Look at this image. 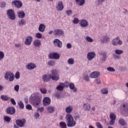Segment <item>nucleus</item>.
Wrapping results in <instances>:
<instances>
[{"instance_id": "5", "label": "nucleus", "mask_w": 128, "mask_h": 128, "mask_svg": "<svg viewBox=\"0 0 128 128\" xmlns=\"http://www.w3.org/2000/svg\"><path fill=\"white\" fill-rule=\"evenodd\" d=\"M7 16L8 18L11 20H16V14L12 9L7 10Z\"/></svg>"}, {"instance_id": "10", "label": "nucleus", "mask_w": 128, "mask_h": 128, "mask_svg": "<svg viewBox=\"0 0 128 128\" xmlns=\"http://www.w3.org/2000/svg\"><path fill=\"white\" fill-rule=\"evenodd\" d=\"M12 6H14L15 8H20L22 6V3L18 0H14L12 2Z\"/></svg>"}, {"instance_id": "47", "label": "nucleus", "mask_w": 128, "mask_h": 128, "mask_svg": "<svg viewBox=\"0 0 128 128\" xmlns=\"http://www.w3.org/2000/svg\"><path fill=\"white\" fill-rule=\"evenodd\" d=\"M4 120H5V122H10V118L8 116H4Z\"/></svg>"}, {"instance_id": "61", "label": "nucleus", "mask_w": 128, "mask_h": 128, "mask_svg": "<svg viewBox=\"0 0 128 128\" xmlns=\"http://www.w3.org/2000/svg\"><path fill=\"white\" fill-rule=\"evenodd\" d=\"M10 102L14 106H16V100L13 98H11Z\"/></svg>"}, {"instance_id": "4", "label": "nucleus", "mask_w": 128, "mask_h": 128, "mask_svg": "<svg viewBox=\"0 0 128 128\" xmlns=\"http://www.w3.org/2000/svg\"><path fill=\"white\" fill-rule=\"evenodd\" d=\"M112 44L116 46H122V40H120V36H116V38H114L112 42Z\"/></svg>"}, {"instance_id": "39", "label": "nucleus", "mask_w": 128, "mask_h": 128, "mask_svg": "<svg viewBox=\"0 0 128 128\" xmlns=\"http://www.w3.org/2000/svg\"><path fill=\"white\" fill-rule=\"evenodd\" d=\"M59 124L60 128H66V124L65 122H60Z\"/></svg>"}, {"instance_id": "45", "label": "nucleus", "mask_w": 128, "mask_h": 128, "mask_svg": "<svg viewBox=\"0 0 128 128\" xmlns=\"http://www.w3.org/2000/svg\"><path fill=\"white\" fill-rule=\"evenodd\" d=\"M35 36L36 38L40 39L42 38V33L40 32H38L36 34Z\"/></svg>"}, {"instance_id": "22", "label": "nucleus", "mask_w": 128, "mask_h": 128, "mask_svg": "<svg viewBox=\"0 0 128 128\" xmlns=\"http://www.w3.org/2000/svg\"><path fill=\"white\" fill-rule=\"evenodd\" d=\"M56 8L58 12H62L64 10V4H62V2L60 1L58 2L56 6Z\"/></svg>"}, {"instance_id": "29", "label": "nucleus", "mask_w": 128, "mask_h": 128, "mask_svg": "<svg viewBox=\"0 0 128 128\" xmlns=\"http://www.w3.org/2000/svg\"><path fill=\"white\" fill-rule=\"evenodd\" d=\"M68 86L74 92H78V88L74 86V83H70Z\"/></svg>"}, {"instance_id": "51", "label": "nucleus", "mask_w": 128, "mask_h": 128, "mask_svg": "<svg viewBox=\"0 0 128 128\" xmlns=\"http://www.w3.org/2000/svg\"><path fill=\"white\" fill-rule=\"evenodd\" d=\"M96 126L98 128H104V127L102 126V124H100V123L98 122H96Z\"/></svg>"}, {"instance_id": "44", "label": "nucleus", "mask_w": 128, "mask_h": 128, "mask_svg": "<svg viewBox=\"0 0 128 128\" xmlns=\"http://www.w3.org/2000/svg\"><path fill=\"white\" fill-rule=\"evenodd\" d=\"M48 64L50 66H54V64H56V62L54 60H50L48 62Z\"/></svg>"}, {"instance_id": "38", "label": "nucleus", "mask_w": 128, "mask_h": 128, "mask_svg": "<svg viewBox=\"0 0 128 128\" xmlns=\"http://www.w3.org/2000/svg\"><path fill=\"white\" fill-rule=\"evenodd\" d=\"M118 122L121 126H126V122L122 118H120Z\"/></svg>"}, {"instance_id": "26", "label": "nucleus", "mask_w": 128, "mask_h": 128, "mask_svg": "<svg viewBox=\"0 0 128 128\" xmlns=\"http://www.w3.org/2000/svg\"><path fill=\"white\" fill-rule=\"evenodd\" d=\"M122 108H123V110L125 114H126L127 116H128V103H124L122 104Z\"/></svg>"}, {"instance_id": "19", "label": "nucleus", "mask_w": 128, "mask_h": 128, "mask_svg": "<svg viewBox=\"0 0 128 128\" xmlns=\"http://www.w3.org/2000/svg\"><path fill=\"white\" fill-rule=\"evenodd\" d=\"M64 88H68V86L66 85V84H64V83H60L56 87V90H57L62 92V90H64Z\"/></svg>"}, {"instance_id": "54", "label": "nucleus", "mask_w": 128, "mask_h": 128, "mask_svg": "<svg viewBox=\"0 0 128 128\" xmlns=\"http://www.w3.org/2000/svg\"><path fill=\"white\" fill-rule=\"evenodd\" d=\"M40 91L42 92V94H46V89L44 88H42L40 89Z\"/></svg>"}, {"instance_id": "52", "label": "nucleus", "mask_w": 128, "mask_h": 128, "mask_svg": "<svg viewBox=\"0 0 128 128\" xmlns=\"http://www.w3.org/2000/svg\"><path fill=\"white\" fill-rule=\"evenodd\" d=\"M4 58V53L2 51H0V60H3Z\"/></svg>"}, {"instance_id": "23", "label": "nucleus", "mask_w": 128, "mask_h": 128, "mask_svg": "<svg viewBox=\"0 0 128 128\" xmlns=\"http://www.w3.org/2000/svg\"><path fill=\"white\" fill-rule=\"evenodd\" d=\"M83 110L86 111L90 110V104L88 102L84 103Z\"/></svg>"}, {"instance_id": "3", "label": "nucleus", "mask_w": 128, "mask_h": 128, "mask_svg": "<svg viewBox=\"0 0 128 128\" xmlns=\"http://www.w3.org/2000/svg\"><path fill=\"white\" fill-rule=\"evenodd\" d=\"M50 74V78L52 80H56V82L60 80V77L58 76V74L56 70H51V74Z\"/></svg>"}, {"instance_id": "17", "label": "nucleus", "mask_w": 128, "mask_h": 128, "mask_svg": "<svg viewBox=\"0 0 128 128\" xmlns=\"http://www.w3.org/2000/svg\"><path fill=\"white\" fill-rule=\"evenodd\" d=\"M100 62H106V53L104 51H102L100 53Z\"/></svg>"}, {"instance_id": "27", "label": "nucleus", "mask_w": 128, "mask_h": 128, "mask_svg": "<svg viewBox=\"0 0 128 128\" xmlns=\"http://www.w3.org/2000/svg\"><path fill=\"white\" fill-rule=\"evenodd\" d=\"M27 70H34L36 68V65L34 63H29L26 66Z\"/></svg>"}, {"instance_id": "35", "label": "nucleus", "mask_w": 128, "mask_h": 128, "mask_svg": "<svg viewBox=\"0 0 128 128\" xmlns=\"http://www.w3.org/2000/svg\"><path fill=\"white\" fill-rule=\"evenodd\" d=\"M76 4H78L80 6H84V2H86V0H76Z\"/></svg>"}, {"instance_id": "11", "label": "nucleus", "mask_w": 128, "mask_h": 128, "mask_svg": "<svg viewBox=\"0 0 128 128\" xmlns=\"http://www.w3.org/2000/svg\"><path fill=\"white\" fill-rule=\"evenodd\" d=\"M54 44L56 46H58L60 48H62V42L58 38L54 40Z\"/></svg>"}, {"instance_id": "30", "label": "nucleus", "mask_w": 128, "mask_h": 128, "mask_svg": "<svg viewBox=\"0 0 128 128\" xmlns=\"http://www.w3.org/2000/svg\"><path fill=\"white\" fill-rule=\"evenodd\" d=\"M33 44L34 46H40L42 42L40 40H36L33 42Z\"/></svg>"}, {"instance_id": "24", "label": "nucleus", "mask_w": 128, "mask_h": 128, "mask_svg": "<svg viewBox=\"0 0 128 128\" xmlns=\"http://www.w3.org/2000/svg\"><path fill=\"white\" fill-rule=\"evenodd\" d=\"M102 44H108L110 40V38L108 36H104L102 37Z\"/></svg>"}, {"instance_id": "42", "label": "nucleus", "mask_w": 128, "mask_h": 128, "mask_svg": "<svg viewBox=\"0 0 128 128\" xmlns=\"http://www.w3.org/2000/svg\"><path fill=\"white\" fill-rule=\"evenodd\" d=\"M101 93L103 94H108V90L106 88L101 90Z\"/></svg>"}, {"instance_id": "64", "label": "nucleus", "mask_w": 128, "mask_h": 128, "mask_svg": "<svg viewBox=\"0 0 128 128\" xmlns=\"http://www.w3.org/2000/svg\"><path fill=\"white\" fill-rule=\"evenodd\" d=\"M1 8H4L6 6V2H2L1 3Z\"/></svg>"}, {"instance_id": "15", "label": "nucleus", "mask_w": 128, "mask_h": 128, "mask_svg": "<svg viewBox=\"0 0 128 128\" xmlns=\"http://www.w3.org/2000/svg\"><path fill=\"white\" fill-rule=\"evenodd\" d=\"M8 114H14L16 112V108L12 106L8 107L6 110Z\"/></svg>"}, {"instance_id": "9", "label": "nucleus", "mask_w": 128, "mask_h": 128, "mask_svg": "<svg viewBox=\"0 0 128 128\" xmlns=\"http://www.w3.org/2000/svg\"><path fill=\"white\" fill-rule=\"evenodd\" d=\"M26 121L24 118L18 119L16 121V126H19V128H24L26 124Z\"/></svg>"}, {"instance_id": "25", "label": "nucleus", "mask_w": 128, "mask_h": 128, "mask_svg": "<svg viewBox=\"0 0 128 128\" xmlns=\"http://www.w3.org/2000/svg\"><path fill=\"white\" fill-rule=\"evenodd\" d=\"M72 110H74V108L72 106H68L66 108L65 112L68 114H72Z\"/></svg>"}, {"instance_id": "41", "label": "nucleus", "mask_w": 128, "mask_h": 128, "mask_svg": "<svg viewBox=\"0 0 128 128\" xmlns=\"http://www.w3.org/2000/svg\"><path fill=\"white\" fill-rule=\"evenodd\" d=\"M18 104L20 106V108H21V110H24V102L22 101H20L18 102Z\"/></svg>"}, {"instance_id": "32", "label": "nucleus", "mask_w": 128, "mask_h": 128, "mask_svg": "<svg viewBox=\"0 0 128 128\" xmlns=\"http://www.w3.org/2000/svg\"><path fill=\"white\" fill-rule=\"evenodd\" d=\"M18 16L20 18H24L26 16V14L24 11H18Z\"/></svg>"}, {"instance_id": "6", "label": "nucleus", "mask_w": 128, "mask_h": 128, "mask_svg": "<svg viewBox=\"0 0 128 128\" xmlns=\"http://www.w3.org/2000/svg\"><path fill=\"white\" fill-rule=\"evenodd\" d=\"M4 78L6 80H10V82H12L14 80V74L12 72H6L4 74Z\"/></svg>"}, {"instance_id": "63", "label": "nucleus", "mask_w": 128, "mask_h": 128, "mask_svg": "<svg viewBox=\"0 0 128 128\" xmlns=\"http://www.w3.org/2000/svg\"><path fill=\"white\" fill-rule=\"evenodd\" d=\"M55 96L56 98H60V94L57 93L55 94Z\"/></svg>"}, {"instance_id": "57", "label": "nucleus", "mask_w": 128, "mask_h": 128, "mask_svg": "<svg viewBox=\"0 0 128 128\" xmlns=\"http://www.w3.org/2000/svg\"><path fill=\"white\" fill-rule=\"evenodd\" d=\"M20 72H16L15 74V78L16 80H18L20 78Z\"/></svg>"}, {"instance_id": "60", "label": "nucleus", "mask_w": 128, "mask_h": 128, "mask_svg": "<svg viewBox=\"0 0 128 128\" xmlns=\"http://www.w3.org/2000/svg\"><path fill=\"white\" fill-rule=\"evenodd\" d=\"M37 110L38 112H42L44 110V107L38 108Z\"/></svg>"}, {"instance_id": "1", "label": "nucleus", "mask_w": 128, "mask_h": 128, "mask_svg": "<svg viewBox=\"0 0 128 128\" xmlns=\"http://www.w3.org/2000/svg\"><path fill=\"white\" fill-rule=\"evenodd\" d=\"M66 120L68 128H73L76 126V122L74 120V117L70 114H67L66 116Z\"/></svg>"}, {"instance_id": "20", "label": "nucleus", "mask_w": 128, "mask_h": 128, "mask_svg": "<svg viewBox=\"0 0 128 128\" xmlns=\"http://www.w3.org/2000/svg\"><path fill=\"white\" fill-rule=\"evenodd\" d=\"M100 72L95 71L90 74V77L91 78H96L100 76Z\"/></svg>"}, {"instance_id": "16", "label": "nucleus", "mask_w": 128, "mask_h": 128, "mask_svg": "<svg viewBox=\"0 0 128 128\" xmlns=\"http://www.w3.org/2000/svg\"><path fill=\"white\" fill-rule=\"evenodd\" d=\"M32 36H28L26 38V40L24 42V44L26 46H30L32 44Z\"/></svg>"}, {"instance_id": "36", "label": "nucleus", "mask_w": 128, "mask_h": 128, "mask_svg": "<svg viewBox=\"0 0 128 128\" xmlns=\"http://www.w3.org/2000/svg\"><path fill=\"white\" fill-rule=\"evenodd\" d=\"M114 52L116 54H118V56H120L124 54V50H122L116 49L114 50Z\"/></svg>"}, {"instance_id": "43", "label": "nucleus", "mask_w": 128, "mask_h": 128, "mask_svg": "<svg viewBox=\"0 0 128 128\" xmlns=\"http://www.w3.org/2000/svg\"><path fill=\"white\" fill-rule=\"evenodd\" d=\"M107 70L108 72H116V70H114V68L110 66L107 68Z\"/></svg>"}, {"instance_id": "53", "label": "nucleus", "mask_w": 128, "mask_h": 128, "mask_svg": "<svg viewBox=\"0 0 128 128\" xmlns=\"http://www.w3.org/2000/svg\"><path fill=\"white\" fill-rule=\"evenodd\" d=\"M113 56L115 60H120V55L114 54Z\"/></svg>"}, {"instance_id": "46", "label": "nucleus", "mask_w": 128, "mask_h": 128, "mask_svg": "<svg viewBox=\"0 0 128 128\" xmlns=\"http://www.w3.org/2000/svg\"><path fill=\"white\" fill-rule=\"evenodd\" d=\"M66 14L68 16H72V10H66Z\"/></svg>"}, {"instance_id": "40", "label": "nucleus", "mask_w": 128, "mask_h": 128, "mask_svg": "<svg viewBox=\"0 0 128 128\" xmlns=\"http://www.w3.org/2000/svg\"><path fill=\"white\" fill-rule=\"evenodd\" d=\"M86 40L88 42H94V39L90 38V36H86Z\"/></svg>"}, {"instance_id": "59", "label": "nucleus", "mask_w": 128, "mask_h": 128, "mask_svg": "<svg viewBox=\"0 0 128 128\" xmlns=\"http://www.w3.org/2000/svg\"><path fill=\"white\" fill-rule=\"evenodd\" d=\"M26 108L30 110H32V105L28 104L26 106Z\"/></svg>"}, {"instance_id": "21", "label": "nucleus", "mask_w": 128, "mask_h": 128, "mask_svg": "<svg viewBox=\"0 0 128 128\" xmlns=\"http://www.w3.org/2000/svg\"><path fill=\"white\" fill-rule=\"evenodd\" d=\"M50 104V98L48 97H45L43 99V106H46Z\"/></svg>"}, {"instance_id": "13", "label": "nucleus", "mask_w": 128, "mask_h": 128, "mask_svg": "<svg viewBox=\"0 0 128 128\" xmlns=\"http://www.w3.org/2000/svg\"><path fill=\"white\" fill-rule=\"evenodd\" d=\"M49 58L52 60H58L60 58V54L58 53H50L48 55Z\"/></svg>"}, {"instance_id": "2", "label": "nucleus", "mask_w": 128, "mask_h": 128, "mask_svg": "<svg viewBox=\"0 0 128 128\" xmlns=\"http://www.w3.org/2000/svg\"><path fill=\"white\" fill-rule=\"evenodd\" d=\"M38 94V93H36L32 96V104L34 106H38L40 104V97Z\"/></svg>"}, {"instance_id": "55", "label": "nucleus", "mask_w": 128, "mask_h": 128, "mask_svg": "<svg viewBox=\"0 0 128 128\" xmlns=\"http://www.w3.org/2000/svg\"><path fill=\"white\" fill-rule=\"evenodd\" d=\"M79 22H80V20H78V18H74V20H72V22L75 24H78Z\"/></svg>"}, {"instance_id": "50", "label": "nucleus", "mask_w": 128, "mask_h": 128, "mask_svg": "<svg viewBox=\"0 0 128 128\" xmlns=\"http://www.w3.org/2000/svg\"><path fill=\"white\" fill-rule=\"evenodd\" d=\"M83 78L86 82H90V78L88 75H84Z\"/></svg>"}, {"instance_id": "12", "label": "nucleus", "mask_w": 128, "mask_h": 128, "mask_svg": "<svg viewBox=\"0 0 128 128\" xmlns=\"http://www.w3.org/2000/svg\"><path fill=\"white\" fill-rule=\"evenodd\" d=\"M96 52H89L87 54V59L88 60H92L94 58H96Z\"/></svg>"}, {"instance_id": "18", "label": "nucleus", "mask_w": 128, "mask_h": 128, "mask_svg": "<svg viewBox=\"0 0 128 128\" xmlns=\"http://www.w3.org/2000/svg\"><path fill=\"white\" fill-rule=\"evenodd\" d=\"M42 80L44 82H48L50 80V74H44L42 76Z\"/></svg>"}, {"instance_id": "8", "label": "nucleus", "mask_w": 128, "mask_h": 128, "mask_svg": "<svg viewBox=\"0 0 128 128\" xmlns=\"http://www.w3.org/2000/svg\"><path fill=\"white\" fill-rule=\"evenodd\" d=\"M54 34L56 36H64V32L62 29H55Z\"/></svg>"}, {"instance_id": "33", "label": "nucleus", "mask_w": 128, "mask_h": 128, "mask_svg": "<svg viewBox=\"0 0 128 128\" xmlns=\"http://www.w3.org/2000/svg\"><path fill=\"white\" fill-rule=\"evenodd\" d=\"M18 26H26V20L24 19H21L18 22Z\"/></svg>"}, {"instance_id": "58", "label": "nucleus", "mask_w": 128, "mask_h": 128, "mask_svg": "<svg viewBox=\"0 0 128 128\" xmlns=\"http://www.w3.org/2000/svg\"><path fill=\"white\" fill-rule=\"evenodd\" d=\"M66 48L70 50V48H72V44L70 43H68L66 45Z\"/></svg>"}, {"instance_id": "62", "label": "nucleus", "mask_w": 128, "mask_h": 128, "mask_svg": "<svg viewBox=\"0 0 128 128\" xmlns=\"http://www.w3.org/2000/svg\"><path fill=\"white\" fill-rule=\"evenodd\" d=\"M74 120H78L80 118V115H76L74 116Z\"/></svg>"}, {"instance_id": "7", "label": "nucleus", "mask_w": 128, "mask_h": 128, "mask_svg": "<svg viewBox=\"0 0 128 128\" xmlns=\"http://www.w3.org/2000/svg\"><path fill=\"white\" fill-rule=\"evenodd\" d=\"M110 121L109 122V124L110 126H114L116 122V114L114 112H111L110 114Z\"/></svg>"}, {"instance_id": "48", "label": "nucleus", "mask_w": 128, "mask_h": 128, "mask_svg": "<svg viewBox=\"0 0 128 128\" xmlns=\"http://www.w3.org/2000/svg\"><path fill=\"white\" fill-rule=\"evenodd\" d=\"M94 82L96 84H102V81L100 78L96 79Z\"/></svg>"}, {"instance_id": "14", "label": "nucleus", "mask_w": 128, "mask_h": 128, "mask_svg": "<svg viewBox=\"0 0 128 128\" xmlns=\"http://www.w3.org/2000/svg\"><path fill=\"white\" fill-rule=\"evenodd\" d=\"M79 24L81 28H86V26H88V22L86 21V20H81L79 21Z\"/></svg>"}, {"instance_id": "31", "label": "nucleus", "mask_w": 128, "mask_h": 128, "mask_svg": "<svg viewBox=\"0 0 128 128\" xmlns=\"http://www.w3.org/2000/svg\"><path fill=\"white\" fill-rule=\"evenodd\" d=\"M67 63L69 66H72L74 64V58H69L67 60Z\"/></svg>"}, {"instance_id": "37", "label": "nucleus", "mask_w": 128, "mask_h": 128, "mask_svg": "<svg viewBox=\"0 0 128 128\" xmlns=\"http://www.w3.org/2000/svg\"><path fill=\"white\" fill-rule=\"evenodd\" d=\"M0 98L5 102H6L10 100V97L6 95H2L0 96Z\"/></svg>"}, {"instance_id": "34", "label": "nucleus", "mask_w": 128, "mask_h": 128, "mask_svg": "<svg viewBox=\"0 0 128 128\" xmlns=\"http://www.w3.org/2000/svg\"><path fill=\"white\" fill-rule=\"evenodd\" d=\"M47 110H48V112L52 114L54 112V107L53 106H49L47 108Z\"/></svg>"}, {"instance_id": "28", "label": "nucleus", "mask_w": 128, "mask_h": 128, "mask_svg": "<svg viewBox=\"0 0 128 128\" xmlns=\"http://www.w3.org/2000/svg\"><path fill=\"white\" fill-rule=\"evenodd\" d=\"M38 30L40 32H44L46 30V25L42 24H40L38 28Z\"/></svg>"}, {"instance_id": "49", "label": "nucleus", "mask_w": 128, "mask_h": 128, "mask_svg": "<svg viewBox=\"0 0 128 128\" xmlns=\"http://www.w3.org/2000/svg\"><path fill=\"white\" fill-rule=\"evenodd\" d=\"M40 116V114H38V112H35L34 114V118H36V120H38Z\"/></svg>"}, {"instance_id": "56", "label": "nucleus", "mask_w": 128, "mask_h": 128, "mask_svg": "<svg viewBox=\"0 0 128 128\" xmlns=\"http://www.w3.org/2000/svg\"><path fill=\"white\" fill-rule=\"evenodd\" d=\"M14 90L15 92H17L20 90V86L19 85H16L14 87Z\"/></svg>"}]
</instances>
